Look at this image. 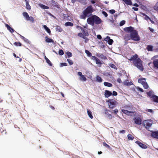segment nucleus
<instances>
[{
  "mask_svg": "<svg viewBox=\"0 0 158 158\" xmlns=\"http://www.w3.org/2000/svg\"><path fill=\"white\" fill-rule=\"evenodd\" d=\"M66 53L68 57H71L72 56V53L69 52H67Z\"/></svg>",
  "mask_w": 158,
  "mask_h": 158,
  "instance_id": "obj_48",
  "label": "nucleus"
},
{
  "mask_svg": "<svg viewBox=\"0 0 158 158\" xmlns=\"http://www.w3.org/2000/svg\"><path fill=\"white\" fill-rule=\"evenodd\" d=\"M127 137L128 139L129 140H132L134 139V137L130 134H128L127 135Z\"/></svg>",
  "mask_w": 158,
  "mask_h": 158,
  "instance_id": "obj_37",
  "label": "nucleus"
},
{
  "mask_svg": "<svg viewBox=\"0 0 158 158\" xmlns=\"http://www.w3.org/2000/svg\"><path fill=\"white\" fill-rule=\"evenodd\" d=\"M5 26L6 27L7 29L10 32L13 33L14 32V29L13 28H12L11 27H10V26L8 24H5Z\"/></svg>",
  "mask_w": 158,
  "mask_h": 158,
  "instance_id": "obj_19",
  "label": "nucleus"
},
{
  "mask_svg": "<svg viewBox=\"0 0 158 158\" xmlns=\"http://www.w3.org/2000/svg\"><path fill=\"white\" fill-rule=\"evenodd\" d=\"M153 46L150 45H148L146 48L148 51H153Z\"/></svg>",
  "mask_w": 158,
  "mask_h": 158,
  "instance_id": "obj_29",
  "label": "nucleus"
},
{
  "mask_svg": "<svg viewBox=\"0 0 158 158\" xmlns=\"http://www.w3.org/2000/svg\"><path fill=\"white\" fill-rule=\"evenodd\" d=\"M97 37L98 39L99 40L101 39L102 38L101 36L100 35H98L97 36Z\"/></svg>",
  "mask_w": 158,
  "mask_h": 158,
  "instance_id": "obj_61",
  "label": "nucleus"
},
{
  "mask_svg": "<svg viewBox=\"0 0 158 158\" xmlns=\"http://www.w3.org/2000/svg\"><path fill=\"white\" fill-rule=\"evenodd\" d=\"M112 95V93L111 92L108 90H106L105 91V96L106 98H108Z\"/></svg>",
  "mask_w": 158,
  "mask_h": 158,
  "instance_id": "obj_15",
  "label": "nucleus"
},
{
  "mask_svg": "<svg viewBox=\"0 0 158 158\" xmlns=\"http://www.w3.org/2000/svg\"><path fill=\"white\" fill-rule=\"evenodd\" d=\"M117 81L119 83H122V80L120 78H118L117 79Z\"/></svg>",
  "mask_w": 158,
  "mask_h": 158,
  "instance_id": "obj_55",
  "label": "nucleus"
},
{
  "mask_svg": "<svg viewBox=\"0 0 158 158\" xmlns=\"http://www.w3.org/2000/svg\"><path fill=\"white\" fill-rule=\"evenodd\" d=\"M147 94L151 98V99L152 98V96L153 95L152 94V92L151 91H149L147 93Z\"/></svg>",
  "mask_w": 158,
  "mask_h": 158,
  "instance_id": "obj_43",
  "label": "nucleus"
},
{
  "mask_svg": "<svg viewBox=\"0 0 158 158\" xmlns=\"http://www.w3.org/2000/svg\"><path fill=\"white\" fill-rule=\"evenodd\" d=\"M119 132L120 134H124L126 132V131L125 130H123L119 131Z\"/></svg>",
  "mask_w": 158,
  "mask_h": 158,
  "instance_id": "obj_56",
  "label": "nucleus"
},
{
  "mask_svg": "<svg viewBox=\"0 0 158 158\" xmlns=\"http://www.w3.org/2000/svg\"><path fill=\"white\" fill-rule=\"evenodd\" d=\"M26 8L28 10H30L31 8L28 1H26Z\"/></svg>",
  "mask_w": 158,
  "mask_h": 158,
  "instance_id": "obj_40",
  "label": "nucleus"
},
{
  "mask_svg": "<svg viewBox=\"0 0 158 158\" xmlns=\"http://www.w3.org/2000/svg\"><path fill=\"white\" fill-rule=\"evenodd\" d=\"M102 22L101 19L96 15H93L90 16L87 20V23L92 26H94V24H100Z\"/></svg>",
  "mask_w": 158,
  "mask_h": 158,
  "instance_id": "obj_2",
  "label": "nucleus"
},
{
  "mask_svg": "<svg viewBox=\"0 0 158 158\" xmlns=\"http://www.w3.org/2000/svg\"><path fill=\"white\" fill-rule=\"evenodd\" d=\"M104 85L105 86L108 87H111L113 86L111 83L108 82H104Z\"/></svg>",
  "mask_w": 158,
  "mask_h": 158,
  "instance_id": "obj_30",
  "label": "nucleus"
},
{
  "mask_svg": "<svg viewBox=\"0 0 158 158\" xmlns=\"http://www.w3.org/2000/svg\"><path fill=\"white\" fill-rule=\"evenodd\" d=\"M109 112H111L110 110H105V113L107 115H108V117H109L110 118H112V116L110 114Z\"/></svg>",
  "mask_w": 158,
  "mask_h": 158,
  "instance_id": "obj_28",
  "label": "nucleus"
},
{
  "mask_svg": "<svg viewBox=\"0 0 158 158\" xmlns=\"http://www.w3.org/2000/svg\"><path fill=\"white\" fill-rule=\"evenodd\" d=\"M67 64L66 63H61L60 64V66L61 67L64 66H67Z\"/></svg>",
  "mask_w": 158,
  "mask_h": 158,
  "instance_id": "obj_50",
  "label": "nucleus"
},
{
  "mask_svg": "<svg viewBox=\"0 0 158 158\" xmlns=\"http://www.w3.org/2000/svg\"><path fill=\"white\" fill-rule=\"evenodd\" d=\"M103 144L104 146L106 147V148H108V149H110V146L107 144H106L105 142L103 143Z\"/></svg>",
  "mask_w": 158,
  "mask_h": 158,
  "instance_id": "obj_46",
  "label": "nucleus"
},
{
  "mask_svg": "<svg viewBox=\"0 0 158 158\" xmlns=\"http://www.w3.org/2000/svg\"><path fill=\"white\" fill-rule=\"evenodd\" d=\"M123 107L126 110H131L130 106L128 105H125L123 106Z\"/></svg>",
  "mask_w": 158,
  "mask_h": 158,
  "instance_id": "obj_44",
  "label": "nucleus"
},
{
  "mask_svg": "<svg viewBox=\"0 0 158 158\" xmlns=\"http://www.w3.org/2000/svg\"><path fill=\"white\" fill-rule=\"evenodd\" d=\"M87 112L89 116L90 117V118L92 119L93 118V117L92 115V112L89 110H87Z\"/></svg>",
  "mask_w": 158,
  "mask_h": 158,
  "instance_id": "obj_31",
  "label": "nucleus"
},
{
  "mask_svg": "<svg viewBox=\"0 0 158 158\" xmlns=\"http://www.w3.org/2000/svg\"><path fill=\"white\" fill-rule=\"evenodd\" d=\"M104 40L105 41H108V43L109 45H111L113 43V40L110 39L109 36H107L106 38H105Z\"/></svg>",
  "mask_w": 158,
  "mask_h": 158,
  "instance_id": "obj_13",
  "label": "nucleus"
},
{
  "mask_svg": "<svg viewBox=\"0 0 158 158\" xmlns=\"http://www.w3.org/2000/svg\"><path fill=\"white\" fill-rule=\"evenodd\" d=\"M102 13L106 17H107L108 16V14L107 13L104 11H102Z\"/></svg>",
  "mask_w": 158,
  "mask_h": 158,
  "instance_id": "obj_53",
  "label": "nucleus"
},
{
  "mask_svg": "<svg viewBox=\"0 0 158 158\" xmlns=\"http://www.w3.org/2000/svg\"><path fill=\"white\" fill-rule=\"evenodd\" d=\"M124 30L126 32L130 33L129 34H126L124 36V39L126 41H128L131 39L132 40L138 41L140 40V37L138 35L137 31L134 29L132 27H125Z\"/></svg>",
  "mask_w": 158,
  "mask_h": 158,
  "instance_id": "obj_1",
  "label": "nucleus"
},
{
  "mask_svg": "<svg viewBox=\"0 0 158 158\" xmlns=\"http://www.w3.org/2000/svg\"><path fill=\"white\" fill-rule=\"evenodd\" d=\"M91 59L93 60H95L96 61V63L97 64H100V66L101 64H102V63L101 62L100 60L98 59V58H97L95 56H92Z\"/></svg>",
  "mask_w": 158,
  "mask_h": 158,
  "instance_id": "obj_10",
  "label": "nucleus"
},
{
  "mask_svg": "<svg viewBox=\"0 0 158 158\" xmlns=\"http://www.w3.org/2000/svg\"><path fill=\"white\" fill-rule=\"evenodd\" d=\"M133 120L134 121L135 123L137 124L140 125L142 123V120L140 118H136L135 117Z\"/></svg>",
  "mask_w": 158,
  "mask_h": 158,
  "instance_id": "obj_11",
  "label": "nucleus"
},
{
  "mask_svg": "<svg viewBox=\"0 0 158 158\" xmlns=\"http://www.w3.org/2000/svg\"><path fill=\"white\" fill-rule=\"evenodd\" d=\"M151 135L152 136L153 138L158 139V131H152Z\"/></svg>",
  "mask_w": 158,
  "mask_h": 158,
  "instance_id": "obj_18",
  "label": "nucleus"
},
{
  "mask_svg": "<svg viewBox=\"0 0 158 158\" xmlns=\"http://www.w3.org/2000/svg\"><path fill=\"white\" fill-rule=\"evenodd\" d=\"M85 52L88 56L89 57H91L92 56V53L88 50H85Z\"/></svg>",
  "mask_w": 158,
  "mask_h": 158,
  "instance_id": "obj_42",
  "label": "nucleus"
},
{
  "mask_svg": "<svg viewBox=\"0 0 158 158\" xmlns=\"http://www.w3.org/2000/svg\"><path fill=\"white\" fill-rule=\"evenodd\" d=\"M132 9L135 11H137L138 10V8L137 7H133Z\"/></svg>",
  "mask_w": 158,
  "mask_h": 158,
  "instance_id": "obj_64",
  "label": "nucleus"
},
{
  "mask_svg": "<svg viewBox=\"0 0 158 158\" xmlns=\"http://www.w3.org/2000/svg\"><path fill=\"white\" fill-rule=\"evenodd\" d=\"M125 23V21L124 20H122L120 22V26H122L123 25H124Z\"/></svg>",
  "mask_w": 158,
  "mask_h": 158,
  "instance_id": "obj_52",
  "label": "nucleus"
},
{
  "mask_svg": "<svg viewBox=\"0 0 158 158\" xmlns=\"http://www.w3.org/2000/svg\"><path fill=\"white\" fill-rule=\"evenodd\" d=\"M94 11V9L92 6L90 5L88 6L83 11V15L80 16L81 18L85 19L87 17L90 16Z\"/></svg>",
  "mask_w": 158,
  "mask_h": 158,
  "instance_id": "obj_3",
  "label": "nucleus"
},
{
  "mask_svg": "<svg viewBox=\"0 0 158 158\" xmlns=\"http://www.w3.org/2000/svg\"><path fill=\"white\" fill-rule=\"evenodd\" d=\"M147 111L150 113H152L153 112V111L152 109H148L146 110Z\"/></svg>",
  "mask_w": 158,
  "mask_h": 158,
  "instance_id": "obj_59",
  "label": "nucleus"
},
{
  "mask_svg": "<svg viewBox=\"0 0 158 158\" xmlns=\"http://www.w3.org/2000/svg\"><path fill=\"white\" fill-rule=\"evenodd\" d=\"M142 63V61L139 58H137L135 61L133 62V65L142 71L144 69Z\"/></svg>",
  "mask_w": 158,
  "mask_h": 158,
  "instance_id": "obj_4",
  "label": "nucleus"
},
{
  "mask_svg": "<svg viewBox=\"0 0 158 158\" xmlns=\"http://www.w3.org/2000/svg\"><path fill=\"white\" fill-rule=\"evenodd\" d=\"M109 12L111 14H114L115 12V11L113 9H112L109 10Z\"/></svg>",
  "mask_w": 158,
  "mask_h": 158,
  "instance_id": "obj_54",
  "label": "nucleus"
},
{
  "mask_svg": "<svg viewBox=\"0 0 158 158\" xmlns=\"http://www.w3.org/2000/svg\"><path fill=\"white\" fill-rule=\"evenodd\" d=\"M151 99L154 102L158 103V96L155 95L152 96V98Z\"/></svg>",
  "mask_w": 158,
  "mask_h": 158,
  "instance_id": "obj_20",
  "label": "nucleus"
},
{
  "mask_svg": "<svg viewBox=\"0 0 158 158\" xmlns=\"http://www.w3.org/2000/svg\"><path fill=\"white\" fill-rule=\"evenodd\" d=\"M23 15L27 20H30V17L27 13L26 12H23Z\"/></svg>",
  "mask_w": 158,
  "mask_h": 158,
  "instance_id": "obj_21",
  "label": "nucleus"
},
{
  "mask_svg": "<svg viewBox=\"0 0 158 158\" xmlns=\"http://www.w3.org/2000/svg\"><path fill=\"white\" fill-rule=\"evenodd\" d=\"M78 1L83 5H85L87 3L86 0H78Z\"/></svg>",
  "mask_w": 158,
  "mask_h": 158,
  "instance_id": "obj_41",
  "label": "nucleus"
},
{
  "mask_svg": "<svg viewBox=\"0 0 158 158\" xmlns=\"http://www.w3.org/2000/svg\"><path fill=\"white\" fill-rule=\"evenodd\" d=\"M103 79L99 76L97 75L96 77V81L99 82H101L102 81Z\"/></svg>",
  "mask_w": 158,
  "mask_h": 158,
  "instance_id": "obj_24",
  "label": "nucleus"
},
{
  "mask_svg": "<svg viewBox=\"0 0 158 158\" xmlns=\"http://www.w3.org/2000/svg\"><path fill=\"white\" fill-rule=\"evenodd\" d=\"M117 93L115 91H113V93L112 94L113 95V96H116L117 95Z\"/></svg>",
  "mask_w": 158,
  "mask_h": 158,
  "instance_id": "obj_58",
  "label": "nucleus"
},
{
  "mask_svg": "<svg viewBox=\"0 0 158 158\" xmlns=\"http://www.w3.org/2000/svg\"><path fill=\"white\" fill-rule=\"evenodd\" d=\"M138 82L139 83H141L145 89H147L148 88L149 86L147 83L146 81V79L143 78H140L138 79Z\"/></svg>",
  "mask_w": 158,
  "mask_h": 158,
  "instance_id": "obj_6",
  "label": "nucleus"
},
{
  "mask_svg": "<svg viewBox=\"0 0 158 158\" xmlns=\"http://www.w3.org/2000/svg\"><path fill=\"white\" fill-rule=\"evenodd\" d=\"M45 41L47 43H54V40L51 39L49 38L48 36H46L45 37Z\"/></svg>",
  "mask_w": 158,
  "mask_h": 158,
  "instance_id": "obj_23",
  "label": "nucleus"
},
{
  "mask_svg": "<svg viewBox=\"0 0 158 158\" xmlns=\"http://www.w3.org/2000/svg\"><path fill=\"white\" fill-rule=\"evenodd\" d=\"M109 66L111 68L115 69L116 70H117V68L116 66L113 64H109Z\"/></svg>",
  "mask_w": 158,
  "mask_h": 158,
  "instance_id": "obj_38",
  "label": "nucleus"
},
{
  "mask_svg": "<svg viewBox=\"0 0 158 158\" xmlns=\"http://www.w3.org/2000/svg\"><path fill=\"white\" fill-rule=\"evenodd\" d=\"M25 42L27 43H29V40L27 39L26 38H24V39L23 40Z\"/></svg>",
  "mask_w": 158,
  "mask_h": 158,
  "instance_id": "obj_60",
  "label": "nucleus"
},
{
  "mask_svg": "<svg viewBox=\"0 0 158 158\" xmlns=\"http://www.w3.org/2000/svg\"><path fill=\"white\" fill-rule=\"evenodd\" d=\"M141 15H143V16H145V17L144 18V19L146 20H149L150 21H151V19L147 15H146L145 14L142 13Z\"/></svg>",
  "mask_w": 158,
  "mask_h": 158,
  "instance_id": "obj_32",
  "label": "nucleus"
},
{
  "mask_svg": "<svg viewBox=\"0 0 158 158\" xmlns=\"http://www.w3.org/2000/svg\"><path fill=\"white\" fill-rule=\"evenodd\" d=\"M78 75L80 76V77H81V76H82L83 75L82 74V73L81 72H78Z\"/></svg>",
  "mask_w": 158,
  "mask_h": 158,
  "instance_id": "obj_63",
  "label": "nucleus"
},
{
  "mask_svg": "<svg viewBox=\"0 0 158 158\" xmlns=\"http://www.w3.org/2000/svg\"><path fill=\"white\" fill-rule=\"evenodd\" d=\"M152 123V121L151 119L145 120L143 122V126L148 131H149V129L151 127Z\"/></svg>",
  "mask_w": 158,
  "mask_h": 158,
  "instance_id": "obj_5",
  "label": "nucleus"
},
{
  "mask_svg": "<svg viewBox=\"0 0 158 158\" xmlns=\"http://www.w3.org/2000/svg\"><path fill=\"white\" fill-rule=\"evenodd\" d=\"M40 6L42 8L44 9H48L49 8V7L48 6H46L43 4H41Z\"/></svg>",
  "mask_w": 158,
  "mask_h": 158,
  "instance_id": "obj_47",
  "label": "nucleus"
},
{
  "mask_svg": "<svg viewBox=\"0 0 158 158\" xmlns=\"http://www.w3.org/2000/svg\"><path fill=\"white\" fill-rule=\"evenodd\" d=\"M135 143L142 148L145 149L147 148V146L146 145L143 144L140 141H136Z\"/></svg>",
  "mask_w": 158,
  "mask_h": 158,
  "instance_id": "obj_12",
  "label": "nucleus"
},
{
  "mask_svg": "<svg viewBox=\"0 0 158 158\" xmlns=\"http://www.w3.org/2000/svg\"><path fill=\"white\" fill-rule=\"evenodd\" d=\"M82 33L83 34V35H85V36H88L89 35V33L88 31L85 29H84Z\"/></svg>",
  "mask_w": 158,
  "mask_h": 158,
  "instance_id": "obj_33",
  "label": "nucleus"
},
{
  "mask_svg": "<svg viewBox=\"0 0 158 158\" xmlns=\"http://www.w3.org/2000/svg\"><path fill=\"white\" fill-rule=\"evenodd\" d=\"M124 85H130L133 84V83L131 82H129L128 80H126L123 82Z\"/></svg>",
  "mask_w": 158,
  "mask_h": 158,
  "instance_id": "obj_22",
  "label": "nucleus"
},
{
  "mask_svg": "<svg viewBox=\"0 0 158 158\" xmlns=\"http://www.w3.org/2000/svg\"><path fill=\"white\" fill-rule=\"evenodd\" d=\"M80 79L82 81H85L87 80L86 78L83 75L80 77Z\"/></svg>",
  "mask_w": 158,
  "mask_h": 158,
  "instance_id": "obj_34",
  "label": "nucleus"
},
{
  "mask_svg": "<svg viewBox=\"0 0 158 158\" xmlns=\"http://www.w3.org/2000/svg\"><path fill=\"white\" fill-rule=\"evenodd\" d=\"M44 58L46 60V62L50 66L52 65V64L50 60L46 57V56L44 57Z\"/></svg>",
  "mask_w": 158,
  "mask_h": 158,
  "instance_id": "obj_26",
  "label": "nucleus"
},
{
  "mask_svg": "<svg viewBox=\"0 0 158 158\" xmlns=\"http://www.w3.org/2000/svg\"><path fill=\"white\" fill-rule=\"evenodd\" d=\"M43 27L48 33L49 34H51V31L50 29L46 25H44Z\"/></svg>",
  "mask_w": 158,
  "mask_h": 158,
  "instance_id": "obj_27",
  "label": "nucleus"
},
{
  "mask_svg": "<svg viewBox=\"0 0 158 158\" xmlns=\"http://www.w3.org/2000/svg\"><path fill=\"white\" fill-rule=\"evenodd\" d=\"M108 105L110 108H114L117 103V102L113 99H109L107 101Z\"/></svg>",
  "mask_w": 158,
  "mask_h": 158,
  "instance_id": "obj_7",
  "label": "nucleus"
},
{
  "mask_svg": "<svg viewBox=\"0 0 158 158\" xmlns=\"http://www.w3.org/2000/svg\"><path fill=\"white\" fill-rule=\"evenodd\" d=\"M154 68L158 69V59H156L153 61Z\"/></svg>",
  "mask_w": 158,
  "mask_h": 158,
  "instance_id": "obj_17",
  "label": "nucleus"
},
{
  "mask_svg": "<svg viewBox=\"0 0 158 158\" xmlns=\"http://www.w3.org/2000/svg\"><path fill=\"white\" fill-rule=\"evenodd\" d=\"M154 9L156 10H158V2L154 6Z\"/></svg>",
  "mask_w": 158,
  "mask_h": 158,
  "instance_id": "obj_45",
  "label": "nucleus"
},
{
  "mask_svg": "<svg viewBox=\"0 0 158 158\" xmlns=\"http://www.w3.org/2000/svg\"><path fill=\"white\" fill-rule=\"evenodd\" d=\"M64 52L63 50H60L59 51V54L61 56H62L64 54Z\"/></svg>",
  "mask_w": 158,
  "mask_h": 158,
  "instance_id": "obj_51",
  "label": "nucleus"
},
{
  "mask_svg": "<svg viewBox=\"0 0 158 158\" xmlns=\"http://www.w3.org/2000/svg\"><path fill=\"white\" fill-rule=\"evenodd\" d=\"M56 31L61 32L62 31V29L60 26H57L56 27Z\"/></svg>",
  "mask_w": 158,
  "mask_h": 158,
  "instance_id": "obj_36",
  "label": "nucleus"
},
{
  "mask_svg": "<svg viewBox=\"0 0 158 158\" xmlns=\"http://www.w3.org/2000/svg\"><path fill=\"white\" fill-rule=\"evenodd\" d=\"M14 44L16 46H21L22 44L19 42H15L14 43Z\"/></svg>",
  "mask_w": 158,
  "mask_h": 158,
  "instance_id": "obj_39",
  "label": "nucleus"
},
{
  "mask_svg": "<svg viewBox=\"0 0 158 158\" xmlns=\"http://www.w3.org/2000/svg\"><path fill=\"white\" fill-rule=\"evenodd\" d=\"M67 60L70 65H72L73 64V62L72 60L69 59H67Z\"/></svg>",
  "mask_w": 158,
  "mask_h": 158,
  "instance_id": "obj_49",
  "label": "nucleus"
},
{
  "mask_svg": "<svg viewBox=\"0 0 158 158\" xmlns=\"http://www.w3.org/2000/svg\"><path fill=\"white\" fill-rule=\"evenodd\" d=\"M121 111L123 113L130 116H132V114L134 113L133 111H129L127 110L124 109H122Z\"/></svg>",
  "mask_w": 158,
  "mask_h": 158,
  "instance_id": "obj_9",
  "label": "nucleus"
},
{
  "mask_svg": "<svg viewBox=\"0 0 158 158\" xmlns=\"http://www.w3.org/2000/svg\"><path fill=\"white\" fill-rule=\"evenodd\" d=\"M138 90L139 91H140L141 92H143V89H142V88H138Z\"/></svg>",
  "mask_w": 158,
  "mask_h": 158,
  "instance_id": "obj_62",
  "label": "nucleus"
},
{
  "mask_svg": "<svg viewBox=\"0 0 158 158\" xmlns=\"http://www.w3.org/2000/svg\"><path fill=\"white\" fill-rule=\"evenodd\" d=\"M77 35L83 38V39L85 40L84 41L85 43H87L88 42L89 39L87 38L86 36L85 35H83V34L81 32H80L77 34Z\"/></svg>",
  "mask_w": 158,
  "mask_h": 158,
  "instance_id": "obj_8",
  "label": "nucleus"
},
{
  "mask_svg": "<svg viewBox=\"0 0 158 158\" xmlns=\"http://www.w3.org/2000/svg\"><path fill=\"white\" fill-rule=\"evenodd\" d=\"M138 58H139L138 55L137 54H135V55L132 56L130 58L128 59L130 61L133 60V61H134Z\"/></svg>",
  "mask_w": 158,
  "mask_h": 158,
  "instance_id": "obj_16",
  "label": "nucleus"
},
{
  "mask_svg": "<svg viewBox=\"0 0 158 158\" xmlns=\"http://www.w3.org/2000/svg\"><path fill=\"white\" fill-rule=\"evenodd\" d=\"M30 21L32 22H34V18L32 16H31L30 17Z\"/></svg>",
  "mask_w": 158,
  "mask_h": 158,
  "instance_id": "obj_57",
  "label": "nucleus"
},
{
  "mask_svg": "<svg viewBox=\"0 0 158 158\" xmlns=\"http://www.w3.org/2000/svg\"><path fill=\"white\" fill-rule=\"evenodd\" d=\"M65 25L66 26H73V23L70 22H68L65 23Z\"/></svg>",
  "mask_w": 158,
  "mask_h": 158,
  "instance_id": "obj_35",
  "label": "nucleus"
},
{
  "mask_svg": "<svg viewBox=\"0 0 158 158\" xmlns=\"http://www.w3.org/2000/svg\"><path fill=\"white\" fill-rule=\"evenodd\" d=\"M96 56L98 57L102 60H106L107 59L106 56H104L103 54H100L99 53H97L96 54Z\"/></svg>",
  "mask_w": 158,
  "mask_h": 158,
  "instance_id": "obj_14",
  "label": "nucleus"
},
{
  "mask_svg": "<svg viewBox=\"0 0 158 158\" xmlns=\"http://www.w3.org/2000/svg\"><path fill=\"white\" fill-rule=\"evenodd\" d=\"M123 1H124L125 3L127 4L130 5H132V2H131V0H122Z\"/></svg>",
  "mask_w": 158,
  "mask_h": 158,
  "instance_id": "obj_25",
  "label": "nucleus"
}]
</instances>
